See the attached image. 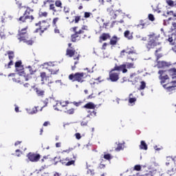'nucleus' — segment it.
I'll return each mask as SVG.
<instances>
[{
	"mask_svg": "<svg viewBox=\"0 0 176 176\" xmlns=\"http://www.w3.org/2000/svg\"><path fill=\"white\" fill-rule=\"evenodd\" d=\"M148 42L146 44V47L148 49V50H151V49H155L156 46H159L160 45H162V43L160 41V34L157 33H153L148 35Z\"/></svg>",
	"mask_w": 176,
	"mask_h": 176,
	"instance_id": "423d86ee",
	"label": "nucleus"
},
{
	"mask_svg": "<svg viewBox=\"0 0 176 176\" xmlns=\"http://www.w3.org/2000/svg\"><path fill=\"white\" fill-rule=\"evenodd\" d=\"M49 125H50V122H49V121H46V122H45L43 123L44 127H46V126H49Z\"/></svg>",
	"mask_w": 176,
	"mask_h": 176,
	"instance_id": "774afa93",
	"label": "nucleus"
},
{
	"mask_svg": "<svg viewBox=\"0 0 176 176\" xmlns=\"http://www.w3.org/2000/svg\"><path fill=\"white\" fill-rule=\"evenodd\" d=\"M134 170L135 171H141V165H135L134 166Z\"/></svg>",
	"mask_w": 176,
	"mask_h": 176,
	"instance_id": "603ef678",
	"label": "nucleus"
},
{
	"mask_svg": "<svg viewBox=\"0 0 176 176\" xmlns=\"http://www.w3.org/2000/svg\"><path fill=\"white\" fill-rule=\"evenodd\" d=\"M88 112H89L90 116H97V112L96 111H89Z\"/></svg>",
	"mask_w": 176,
	"mask_h": 176,
	"instance_id": "5fc2aeb1",
	"label": "nucleus"
},
{
	"mask_svg": "<svg viewBox=\"0 0 176 176\" xmlns=\"http://www.w3.org/2000/svg\"><path fill=\"white\" fill-rule=\"evenodd\" d=\"M63 12L67 14V13H69V12H71V9L69 8V7L65 6L63 8Z\"/></svg>",
	"mask_w": 176,
	"mask_h": 176,
	"instance_id": "09e8293b",
	"label": "nucleus"
},
{
	"mask_svg": "<svg viewBox=\"0 0 176 176\" xmlns=\"http://www.w3.org/2000/svg\"><path fill=\"white\" fill-rule=\"evenodd\" d=\"M49 9L50 10H52V12H54V13H56V12H57V10H56V6H54V3H50Z\"/></svg>",
	"mask_w": 176,
	"mask_h": 176,
	"instance_id": "a19ab883",
	"label": "nucleus"
},
{
	"mask_svg": "<svg viewBox=\"0 0 176 176\" xmlns=\"http://www.w3.org/2000/svg\"><path fill=\"white\" fill-rule=\"evenodd\" d=\"M22 8L25 9V12H23V16H21L17 19V21L31 24V23L35 20V16H34V9L28 6H23Z\"/></svg>",
	"mask_w": 176,
	"mask_h": 176,
	"instance_id": "20e7f679",
	"label": "nucleus"
},
{
	"mask_svg": "<svg viewBox=\"0 0 176 176\" xmlns=\"http://www.w3.org/2000/svg\"><path fill=\"white\" fill-rule=\"evenodd\" d=\"M83 108H85L86 109H96V104L91 102H89L84 105Z\"/></svg>",
	"mask_w": 176,
	"mask_h": 176,
	"instance_id": "b1692460",
	"label": "nucleus"
},
{
	"mask_svg": "<svg viewBox=\"0 0 176 176\" xmlns=\"http://www.w3.org/2000/svg\"><path fill=\"white\" fill-rule=\"evenodd\" d=\"M47 159H49L47 156H44L43 159H41V163H45V162H46V160H47Z\"/></svg>",
	"mask_w": 176,
	"mask_h": 176,
	"instance_id": "69168bd1",
	"label": "nucleus"
},
{
	"mask_svg": "<svg viewBox=\"0 0 176 176\" xmlns=\"http://www.w3.org/2000/svg\"><path fill=\"white\" fill-rule=\"evenodd\" d=\"M140 149H143L144 151H148V145L145 142V141L142 140L140 142Z\"/></svg>",
	"mask_w": 176,
	"mask_h": 176,
	"instance_id": "cd10ccee",
	"label": "nucleus"
},
{
	"mask_svg": "<svg viewBox=\"0 0 176 176\" xmlns=\"http://www.w3.org/2000/svg\"><path fill=\"white\" fill-rule=\"evenodd\" d=\"M28 159L33 163H36V162H39V160H41V155L38 153H29L28 154Z\"/></svg>",
	"mask_w": 176,
	"mask_h": 176,
	"instance_id": "ddd939ff",
	"label": "nucleus"
},
{
	"mask_svg": "<svg viewBox=\"0 0 176 176\" xmlns=\"http://www.w3.org/2000/svg\"><path fill=\"white\" fill-rule=\"evenodd\" d=\"M68 47L66 50V56L69 57H74V54L76 53L75 48L72 47V43H68Z\"/></svg>",
	"mask_w": 176,
	"mask_h": 176,
	"instance_id": "dca6fc26",
	"label": "nucleus"
},
{
	"mask_svg": "<svg viewBox=\"0 0 176 176\" xmlns=\"http://www.w3.org/2000/svg\"><path fill=\"white\" fill-rule=\"evenodd\" d=\"M15 68L17 69L20 68V70L24 69V67L23 66V62L21 60H18L15 63Z\"/></svg>",
	"mask_w": 176,
	"mask_h": 176,
	"instance_id": "bb28decb",
	"label": "nucleus"
},
{
	"mask_svg": "<svg viewBox=\"0 0 176 176\" xmlns=\"http://www.w3.org/2000/svg\"><path fill=\"white\" fill-rule=\"evenodd\" d=\"M42 148H43V149H49V145H47V144H46V143H43V144H42Z\"/></svg>",
	"mask_w": 176,
	"mask_h": 176,
	"instance_id": "bf43d9fd",
	"label": "nucleus"
},
{
	"mask_svg": "<svg viewBox=\"0 0 176 176\" xmlns=\"http://www.w3.org/2000/svg\"><path fill=\"white\" fill-rule=\"evenodd\" d=\"M72 104L75 105V107H80L82 104V102H73Z\"/></svg>",
	"mask_w": 176,
	"mask_h": 176,
	"instance_id": "13d9d810",
	"label": "nucleus"
},
{
	"mask_svg": "<svg viewBox=\"0 0 176 176\" xmlns=\"http://www.w3.org/2000/svg\"><path fill=\"white\" fill-rule=\"evenodd\" d=\"M148 18L150 21H153L155 20V16H153L152 14H149Z\"/></svg>",
	"mask_w": 176,
	"mask_h": 176,
	"instance_id": "8fccbe9b",
	"label": "nucleus"
},
{
	"mask_svg": "<svg viewBox=\"0 0 176 176\" xmlns=\"http://www.w3.org/2000/svg\"><path fill=\"white\" fill-rule=\"evenodd\" d=\"M85 72H76L75 74H71L69 75V80H72V82H78V83H83V82H86V78L90 76L91 71L89 68L85 69Z\"/></svg>",
	"mask_w": 176,
	"mask_h": 176,
	"instance_id": "39448f33",
	"label": "nucleus"
},
{
	"mask_svg": "<svg viewBox=\"0 0 176 176\" xmlns=\"http://www.w3.org/2000/svg\"><path fill=\"white\" fill-rule=\"evenodd\" d=\"M120 75V72H115V70H111L109 73V78L107 80H111V82H118L119 80V76Z\"/></svg>",
	"mask_w": 176,
	"mask_h": 176,
	"instance_id": "f8f14e48",
	"label": "nucleus"
},
{
	"mask_svg": "<svg viewBox=\"0 0 176 176\" xmlns=\"http://www.w3.org/2000/svg\"><path fill=\"white\" fill-rule=\"evenodd\" d=\"M120 38L117 37L116 35H114L111 37L109 41V45L111 46H116L118 45V42L120 41Z\"/></svg>",
	"mask_w": 176,
	"mask_h": 176,
	"instance_id": "412c9836",
	"label": "nucleus"
},
{
	"mask_svg": "<svg viewBox=\"0 0 176 176\" xmlns=\"http://www.w3.org/2000/svg\"><path fill=\"white\" fill-rule=\"evenodd\" d=\"M114 72H120L122 71V74H126L127 72V69H126V64H122L120 66L116 65L115 67L112 69Z\"/></svg>",
	"mask_w": 176,
	"mask_h": 176,
	"instance_id": "f3484780",
	"label": "nucleus"
},
{
	"mask_svg": "<svg viewBox=\"0 0 176 176\" xmlns=\"http://www.w3.org/2000/svg\"><path fill=\"white\" fill-rule=\"evenodd\" d=\"M47 16H49V13L46 11L42 12V11H39L38 12V17L42 18V17H47Z\"/></svg>",
	"mask_w": 176,
	"mask_h": 176,
	"instance_id": "c9c22d12",
	"label": "nucleus"
},
{
	"mask_svg": "<svg viewBox=\"0 0 176 176\" xmlns=\"http://www.w3.org/2000/svg\"><path fill=\"white\" fill-rule=\"evenodd\" d=\"M166 72H167L166 70H159L160 83L168 93H173V91H175L176 80L170 81V77Z\"/></svg>",
	"mask_w": 176,
	"mask_h": 176,
	"instance_id": "f257e3e1",
	"label": "nucleus"
},
{
	"mask_svg": "<svg viewBox=\"0 0 176 176\" xmlns=\"http://www.w3.org/2000/svg\"><path fill=\"white\" fill-rule=\"evenodd\" d=\"M90 16H91V13H90V12H85L84 14V17L85 19H89V17H90Z\"/></svg>",
	"mask_w": 176,
	"mask_h": 176,
	"instance_id": "864d4df0",
	"label": "nucleus"
},
{
	"mask_svg": "<svg viewBox=\"0 0 176 176\" xmlns=\"http://www.w3.org/2000/svg\"><path fill=\"white\" fill-rule=\"evenodd\" d=\"M60 22V18L55 17L52 20V26L57 27V23Z\"/></svg>",
	"mask_w": 176,
	"mask_h": 176,
	"instance_id": "e433bc0d",
	"label": "nucleus"
},
{
	"mask_svg": "<svg viewBox=\"0 0 176 176\" xmlns=\"http://www.w3.org/2000/svg\"><path fill=\"white\" fill-rule=\"evenodd\" d=\"M28 36H30V35L28 34V26L18 30L16 38L19 42H23V43H26L28 46H32L34 43H35V39H36V37H31L30 38Z\"/></svg>",
	"mask_w": 176,
	"mask_h": 176,
	"instance_id": "f03ea898",
	"label": "nucleus"
},
{
	"mask_svg": "<svg viewBox=\"0 0 176 176\" xmlns=\"http://www.w3.org/2000/svg\"><path fill=\"white\" fill-rule=\"evenodd\" d=\"M7 54L8 55L10 62L7 65H5V68H7L8 69L9 68H12V65H13V58H14V52L13 51H8L7 52Z\"/></svg>",
	"mask_w": 176,
	"mask_h": 176,
	"instance_id": "2eb2a0df",
	"label": "nucleus"
},
{
	"mask_svg": "<svg viewBox=\"0 0 176 176\" xmlns=\"http://www.w3.org/2000/svg\"><path fill=\"white\" fill-rule=\"evenodd\" d=\"M68 104H69V102L68 100L66 101H63V102H59L58 103H56V107H67L68 105Z\"/></svg>",
	"mask_w": 176,
	"mask_h": 176,
	"instance_id": "7c9ffc66",
	"label": "nucleus"
},
{
	"mask_svg": "<svg viewBox=\"0 0 176 176\" xmlns=\"http://www.w3.org/2000/svg\"><path fill=\"white\" fill-rule=\"evenodd\" d=\"M23 69V71L22 72V74L23 75V76H21V79H23V78H25V80H30V79H31V75H34V73L35 72L34 71V69H32L31 66H28Z\"/></svg>",
	"mask_w": 176,
	"mask_h": 176,
	"instance_id": "9d476101",
	"label": "nucleus"
},
{
	"mask_svg": "<svg viewBox=\"0 0 176 176\" xmlns=\"http://www.w3.org/2000/svg\"><path fill=\"white\" fill-rule=\"evenodd\" d=\"M76 140H80L82 138V135H80V133H76L75 134Z\"/></svg>",
	"mask_w": 176,
	"mask_h": 176,
	"instance_id": "680f3d73",
	"label": "nucleus"
},
{
	"mask_svg": "<svg viewBox=\"0 0 176 176\" xmlns=\"http://www.w3.org/2000/svg\"><path fill=\"white\" fill-rule=\"evenodd\" d=\"M174 13H175V12L174 11H173V10H170V11H168L167 12H166V14H168V16H174Z\"/></svg>",
	"mask_w": 176,
	"mask_h": 176,
	"instance_id": "052dcab7",
	"label": "nucleus"
},
{
	"mask_svg": "<svg viewBox=\"0 0 176 176\" xmlns=\"http://www.w3.org/2000/svg\"><path fill=\"white\" fill-rule=\"evenodd\" d=\"M107 12L112 17H116V14H115V10H113V4H111L109 8H107Z\"/></svg>",
	"mask_w": 176,
	"mask_h": 176,
	"instance_id": "5701e85b",
	"label": "nucleus"
},
{
	"mask_svg": "<svg viewBox=\"0 0 176 176\" xmlns=\"http://www.w3.org/2000/svg\"><path fill=\"white\" fill-rule=\"evenodd\" d=\"M55 6H56V8H60V9H63V3L60 0H56L55 1Z\"/></svg>",
	"mask_w": 176,
	"mask_h": 176,
	"instance_id": "ea45409f",
	"label": "nucleus"
},
{
	"mask_svg": "<svg viewBox=\"0 0 176 176\" xmlns=\"http://www.w3.org/2000/svg\"><path fill=\"white\" fill-rule=\"evenodd\" d=\"M71 149L64 150L61 152L62 155H64V153H70Z\"/></svg>",
	"mask_w": 176,
	"mask_h": 176,
	"instance_id": "e2e57ef3",
	"label": "nucleus"
},
{
	"mask_svg": "<svg viewBox=\"0 0 176 176\" xmlns=\"http://www.w3.org/2000/svg\"><path fill=\"white\" fill-rule=\"evenodd\" d=\"M126 65V69H130L131 68H135L134 67V64L133 63H126V64H125Z\"/></svg>",
	"mask_w": 176,
	"mask_h": 176,
	"instance_id": "37998d69",
	"label": "nucleus"
},
{
	"mask_svg": "<svg viewBox=\"0 0 176 176\" xmlns=\"http://www.w3.org/2000/svg\"><path fill=\"white\" fill-rule=\"evenodd\" d=\"M162 52V47L157 49L155 52V56H156V61H157L158 68H165L166 67H170L171 63L166 62L164 60H159L160 58H162L163 54L160 53Z\"/></svg>",
	"mask_w": 176,
	"mask_h": 176,
	"instance_id": "0eeeda50",
	"label": "nucleus"
},
{
	"mask_svg": "<svg viewBox=\"0 0 176 176\" xmlns=\"http://www.w3.org/2000/svg\"><path fill=\"white\" fill-rule=\"evenodd\" d=\"M76 162V156L74 155V153H71L70 156L63 158L60 160V163L63 166H75V162Z\"/></svg>",
	"mask_w": 176,
	"mask_h": 176,
	"instance_id": "1a4fd4ad",
	"label": "nucleus"
},
{
	"mask_svg": "<svg viewBox=\"0 0 176 176\" xmlns=\"http://www.w3.org/2000/svg\"><path fill=\"white\" fill-rule=\"evenodd\" d=\"M171 31H175L174 34L176 35V22L172 23V26L170 28Z\"/></svg>",
	"mask_w": 176,
	"mask_h": 176,
	"instance_id": "de8ad7c7",
	"label": "nucleus"
},
{
	"mask_svg": "<svg viewBox=\"0 0 176 176\" xmlns=\"http://www.w3.org/2000/svg\"><path fill=\"white\" fill-rule=\"evenodd\" d=\"M36 112H38V109H36V107H34V108L32 109V111H31V113L34 114V113H36Z\"/></svg>",
	"mask_w": 176,
	"mask_h": 176,
	"instance_id": "338daca9",
	"label": "nucleus"
},
{
	"mask_svg": "<svg viewBox=\"0 0 176 176\" xmlns=\"http://www.w3.org/2000/svg\"><path fill=\"white\" fill-rule=\"evenodd\" d=\"M46 69L50 72V75H57L58 74V71H60L58 65H50Z\"/></svg>",
	"mask_w": 176,
	"mask_h": 176,
	"instance_id": "4468645a",
	"label": "nucleus"
},
{
	"mask_svg": "<svg viewBox=\"0 0 176 176\" xmlns=\"http://www.w3.org/2000/svg\"><path fill=\"white\" fill-rule=\"evenodd\" d=\"M103 157L105 160H111L112 159V155L109 153H107L104 155Z\"/></svg>",
	"mask_w": 176,
	"mask_h": 176,
	"instance_id": "49530a36",
	"label": "nucleus"
},
{
	"mask_svg": "<svg viewBox=\"0 0 176 176\" xmlns=\"http://www.w3.org/2000/svg\"><path fill=\"white\" fill-rule=\"evenodd\" d=\"M80 16H74V19H73L72 23H75V24H78L79 21H80Z\"/></svg>",
	"mask_w": 176,
	"mask_h": 176,
	"instance_id": "c03bdc74",
	"label": "nucleus"
},
{
	"mask_svg": "<svg viewBox=\"0 0 176 176\" xmlns=\"http://www.w3.org/2000/svg\"><path fill=\"white\" fill-rule=\"evenodd\" d=\"M34 91L36 92V94L38 97H45V90L41 89V88H38V87H36L34 89Z\"/></svg>",
	"mask_w": 176,
	"mask_h": 176,
	"instance_id": "4be33fe9",
	"label": "nucleus"
},
{
	"mask_svg": "<svg viewBox=\"0 0 176 176\" xmlns=\"http://www.w3.org/2000/svg\"><path fill=\"white\" fill-rule=\"evenodd\" d=\"M51 3H54V0H45L42 5V8H47V6Z\"/></svg>",
	"mask_w": 176,
	"mask_h": 176,
	"instance_id": "c85d7f7f",
	"label": "nucleus"
},
{
	"mask_svg": "<svg viewBox=\"0 0 176 176\" xmlns=\"http://www.w3.org/2000/svg\"><path fill=\"white\" fill-rule=\"evenodd\" d=\"M168 41L169 42L170 45H171V46H175V41H174V38H173L172 36L168 37Z\"/></svg>",
	"mask_w": 176,
	"mask_h": 176,
	"instance_id": "79ce46f5",
	"label": "nucleus"
},
{
	"mask_svg": "<svg viewBox=\"0 0 176 176\" xmlns=\"http://www.w3.org/2000/svg\"><path fill=\"white\" fill-rule=\"evenodd\" d=\"M79 57H80V55H78L77 57L74 58V60H77V61L74 62V66H72V71H75V69H76V65L79 64Z\"/></svg>",
	"mask_w": 176,
	"mask_h": 176,
	"instance_id": "72a5a7b5",
	"label": "nucleus"
},
{
	"mask_svg": "<svg viewBox=\"0 0 176 176\" xmlns=\"http://www.w3.org/2000/svg\"><path fill=\"white\" fill-rule=\"evenodd\" d=\"M166 3L168 5V6H170V8H175L176 7V1H174L173 0H165Z\"/></svg>",
	"mask_w": 176,
	"mask_h": 176,
	"instance_id": "a878e982",
	"label": "nucleus"
},
{
	"mask_svg": "<svg viewBox=\"0 0 176 176\" xmlns=\"http://www.w3.org/2000/svg\"><path fill=\"white\" fill-rule=\"evenodd\" d=\"M146 87V83L144 81H141L140 90H144Z\"/></svg>",
	"mask_w": 176,
	"mask_h": 176,
	"instance_id": "a18cd8bd",
	"label": "nucleus"
},
{
	"mask_svg": "<svg viewBox=\"0 0 176 176\" xmlns=\"http://www.w3.org/2000/svg\"><path fill=\"white\" fill-rule=\"evenodd\" d=\"M120 56L124 57L126 56L127 60H131V61H134V60H137V53L133 49L127 47L125 50H122L120 52Z\"/></svg>",
	"mask_w": 176,
	"mask_h": 176,
	"instance_id": "6e6552de",
	"label": "nucleus"
},
{
	"mask_svg": "<svg viewBox=\"0 0 176 176\" xmlns=\"http://www.w3.org/2000/svg\"><path fill=\"white\" fill-rule=\"evenodd\" d=\"M15 155L16 156H18V157H20V156H21V151H20L19 149H16L15 151Z\"/></svg>",
	"mask_w": 176,
	"mask_h": 176,
	"instance_id": "6e6d98bb",
	"label": "nucleus"
},
{
	"mask_svg": "<svg viewBox=\"0 0 176 176\" xmlns=\"http://www.w3.org/2000/svg\"><path fill=\"white\" fill-rule=\"evenodd\" d=\"M124 36L129 41H131L133 39V33L130 32V30H126L124 32Z\"/></svg>",
	"mask_w": 176,
	"mask_h": 176,
	"instance_id": "393cba45",
	"label": "nucleus"
},
{
	"mask_svg": "<svg viewBox=\"0 0 176 176\" xmlns=\"http://www.w3.org/2000/svg\"><path fill=\"white\" fill-rule=\"evenodd\" d=\"M107 46H108V43H104L102 45L101 50H107Z\"/></svg>",
	"mask_w": 176,
	"mask_h": 176,
	"instance_id": "4d7b16f0",
	"label": "nucleus"
},
{
	"mask_svg": "<svg viewBox=\"0 0 176 176\" xmlns=\"http://www.w3.org/2000/svg\"><path fill=\"white\" fill-rule=\"evenodd\" d=\"M111 39V34L109 33H102L99 37V42H102Z\"/></svg>",
	"mask_w": 176,
	"mask_h": 176,
	"instance_id": "a211bd4d",
	"label": "nucleus"
},
{
	"mask_svg": "<svg viewBox=\"0 0 176 176\" xmlns=\"http://www.w3.org/2000/svg\"><path fill=\"white\" fill-rule=\"evenodd\" d=\"M57 83H59V85H61V83H62L61 80H57L55 82H54V81L49 82L47 83V86L50 87V89L51 90H53V89H56V87H57Z\"/></svg>",
	"mask_w": 176,
	"mask_h": 176,
	"instance_id": "6ab92c4d",
	"label": "nucleus"
},
{
	"mask_svg": "<svg viewBox=\"0 0 176 176\" xmlns=\"http://www.w3.org/2000/svg\"><path fill=\"white\" fill-rule=\"evenodd\" d=\"M168 71L172 76V78L176 79V69L172 68V69H170Z\"/></svg>",
	"mask_w": 176,
	"mask_h": 176,
	"instance_id": "473e14b6",
	"label": "nucleus"
},
{
	"mask_svg": "<svg viewBox=\"0 0 176 176\" xmlns=\"http://www.w3.org/2000/svg\"><path fill=\"white\" fill-rule=\"evenodd\" d=\"M76 30H78V26L71 28V31L74 32V34H72L71 36L72 42H78L80 41L82 36L83 39L89 36V29L87 25H82L81 29H80L78 31H76Z\"/></svg>",
	"mask_w": 176,
	"mask_h": 176,
	"instance_id": "7ed1b4c3",
	"label": "nucleus"
},
{
	"mask_svg": "<svg viewBox=\"0 0 176 176\" xmlns=\"http://www.w3.org/2000/svg\"><path fill=\"white\" fill-rule=\"evenodd\" d=\"M40 76L41 78V82H45L48 78H50L49 76L46 74V72H43L40 74Z\"/></svg>",
	"mask_w": 176,
	"mask_h": 176,
	"instance_id": "c756f323",
	"label": "nucleus"
},
{
	"mask_svg": "<svg viewBox=\"0 0 176 176\" xmlns=\"http://www.w3.org/2000/svg\"><path fill=\"white\" fill-rule=\"evenodd\" d=\"M65 113H67V115H74V113H75V109L72 108L70 109L65 110Z\"/></svg>",
	"mask_w": 176,
	"mask_h": 176,
	"instance_id": "4c0bfd02",
	"label": "nucleus"
},
{
	"mask_svg": "<svg viewBox=\"0 0 176 176\" xmlns=\"http://www.w3.org/2000/svg\"><path fill=\"white\" fill-rule=\"evenodd\" d=\"M36 27H39V30L41 34H43L45 31H47L50 28V23L47 21H40L38 23H35Z\"/></svg>",
	"mask_w": 176,
	"mask_h": 176,
	"instance_id": "9b49d317",
	"label": "nucleus"
},
{
	"mask_svg": "<svg viewBox=\"0 0 176 176\" xmlns=\"http://www.w3.org/2000/svg\"><path fill=\"white\" fill-rule=\"evenodd\" d=\"M173 163H174V159L171 157H167L166 166H170V164H173Z\"/></svg>",
	"mask_w": 176,
	"mask_h": 176,
	"instance_id": "f704fd0d",
	"label": "nucleus"
},
{
	"mask_svg": "<svg viewBox=\"0 0 176 176\" xmlns=\"http://www.w3.org/2000/svg\"><path fill=\"white\" fill-rule=\"evenodd\" d=\"M54 33L55 34H60V30L58 29V28L56 26V27H54Z\"/></svg>",
	"mask_w": 176,
	"mask_h": 176,
	"instance_id": "0e129e2a",
	"label": "nucleus"
},
{
	"mask_svg": "<svg viewBox=\"0 0 176 176\" xmlns=\"http://www.w3.org/2000/svg\"><path fill=\"white\" fill-rule=\"evenodd\" d=\"M34 175L38 174V176H49V173L45 171V168H41L38 170L34 173Z\"/></svg>",
	"mask_w": 176,
	"mask_h": 176,
	"instance_id": "aec40b11",
	"label": "nucleus"
},
{
	"mask_svg": "<svg viewBox=\"0 0 176 176\" xmlns=\"http://www.w3.org/2000/svg\"><path fill=\"white\" fill-rule=\"evenodd\" d=\"M137 101V98H133V94H130L129 96V104H134Z\"/></svg>",
	"mask_w": 176,
	"mask_h": 176,
	"instance_id": "2f4dec72",
	"label": "nucleus"
},
{
	"mask_svg": "<svg viewBox=\"0 0 176 176\" xmlns=\"http://www.w3.org/2000/svg\"><path fill=\"white\" fill-rule=\"evenodd\" d=\"M122 144H119L117 146V148H116V152H119L120 151H122Z\"/></svg>",
	"mask_w": 176,
	"mask_h": 176,
	"instance_id": "3c124183",
	"label": "nucleus"
},
{
	"mask_svg": "<svg viewBox=\"0 0 176 176\" xmlns=\"http://www.w3.org/2000/svg\"><path fill=\"white\" fill-rule=\"evenodd\" d=\"M146 25V23L144 21V20H140V23L138 25V28L144 29L145 28V25Z\"/></svg>",
	"mask_w": 176,
	"mask_h": 176,
	"instance_id": "58836bf2",
	"label": "nucleus"
}]
</instances>
